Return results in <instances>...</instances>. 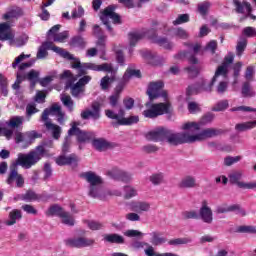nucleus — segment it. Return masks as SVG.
I'll list each match as a JSON object with an SVG mask.
<instances>
[{"label":"nucleus","mask_w":256,"mask_h":256,"mask_svg":"<svg viewBox=\"0 0 256 256\" xmlns=\"http://www.w3.org/2000/svg\"><path fill=\"white\" fill-rule=\"evenodd\" d=\"M29 57H31V54L22 53L18 57H16L14 62L12 63L13 69H17L16 81L12 85V88L15 90L19 89V85H21L22 81H25V79L31 81L32 87H35V83L39 81V71L30 70L27 73V69L35 65V59H31L28 62H25V59H29Z\"/></svg>","instance_id":"f257e3e1"},{"label":"nucleus","mask_w":256,"mask_h":256,"mask_svg":"<svg viewBox=\"0 0 256 256\" xmlns=\"http://www.w3.org/2000/svg\"><path fill=\"white\" fill-rule=\"evenodd\" d=\"M53 142L52 140L43 142L41 145L37 146L34 150L28 152L27 154L19 153L17 159L14 162V165L20 166L23 169H31L33 165H37L40 159L43 157H51L49 149H52Z\"/></svg>","instance_id":"f03ea898"},{"label":"nucleus","mask_w":256,"mask_h":256,"mask_svg":"<svg viewBox=\"0 0 256 256\" xmlns=\"http://www.w3.org/2000/svg\"><path fill=\"white\" fill-rule=\"evenodd\" d=\"M72 69H78L79 75H87V71L89 70L111 73V77L105 76L100 81V87L103 91H107L111 87V83L115 81V74L117 73V70L111 64L104 63L97 65L95 63H81L79 59H76V63H72Z\"/></svg>","instance_id":"7ed1b4c3"},{"label":"nucleus","mask_w":256,"mask_h":256,"mask_svg":"<svg viewBox=\"0 0 256 256\" xmlns=\"http://www.w3.org/2000/svg\"><path fill=\"white\" fill-rule=\"evenodd\" d=\"M233 59V54H228L225 57L223 64L217 68L211 82H207V80H202L199 84L189 86L187 89V95H195L197 93H201V91H211L217 79H220L221 77H227L229 73V65L233 63Z\"/></svg>","instance_id":"20e7f679"},{"label":"nucleus","mask_w":256,"mask_h":256,"mask_svg":"<svg viewBox=\"0 0 256 256\" xmlns=\"http://www.w3.org/2000/svg\"><path fill=\"white\" fill-rule=\"evenodd\" d=\"M49 115H56L58 123H63L65 121V114L61 112V106L59 104H54L51 108H46L41 116V121H44L45 127L51 132L54 139H59L61 137V128L50 122Z\"/></svg>","instance_id":"39448f33"},{"label":"nucleus","mask_w":256,"mask_h":256,"mask_svg":"<svg viewBox=\"0 0 256 256\" xmlns=\"http://www.w3.org/2000/svg\"><path fill=\"white\" fill-rule=\"evenodd\" d=\"M83 179L89 183V195L93 199H100L103 201L109 195V191L103 189L101 185L103 184V178L97 175L95 172L88 171L82 174Z\"/></svg>","instance_id":"423d86ee"},{"label":"nucleus","mask_w":256,"mask_h":256,"mask_svg":"<svg viewBox=\"0 0 256 256\" xmlns=\"http://www.w3.org/2000/svg\"><path fill=\"white\" fill-rule=\"evenodd\" d=\"M150 32H132L129 34V53H131V47L137 45V41L143 39V37H149L153 43H156L164 49H173V43L169 42L165 37H159L155 34L149 36Z\"/></svg>","instance_id":"0eeeda50"},{"label":"nucleus","mask_w":256,"mask_h":256,"mask_svg":"<svg viewBox=\"0 0 256 256\" xmlns=\"http://www.w3.org/2000/svg\"><path fill=\"white\" fill-rule=\"evenodd\" d=\"M49 49L51 51H54V53H57L60 55V57H63L64 59H68V61H74L73 63H77V59L75 56H73L71 53L66 51L63 48H59L57 46H53V42L51 41H46L43 42L42 45L39 47L38 52H37V59H45L47 55H49Z\"/></svg>","instance_id":"6e6552de"},{"label":"nucleus","mask_w":256,"mask_h":256,"mask_svg":"<svg viewBox=\"0 0 256 256\" xmlns=\"http://www.w3.org/2000/svg\"><path fill=\"white\" fill-rule=\"evenodd\" d=\"M71 135H75L77 137V141L79 143H87V141H91L95 134L93 132H86L77 127V122L72 123L71 129L68 131V137L65 138L63 143L62 151L63 153H67L69 151V143H71Z\"/></svg>","instance_id":"1a4fd4ad"},{"label":"nucleus","mask_w":256,"mask_h":256,"mask_svg":"<svg viewBox=\"0 0 256 256\" xmlns=\"http://www.w3.org/2000/svg\"><path fill=\"white\" fill-rule=\"evenodd\" d=\"M27 39V35L25 34L15 39V32L11 30V25L7 22L0 24V41H9L10 45L23 47L27 43Z\"/></svg>","instance_id":"9d476101"},{"label":"nucleus","mask_w":256,"mask_h":256,"mask_svg":"<svg viewBox=\"0 0 256 256\" xmlns=\"http://www.w3.org/2000/svg\"><path fill=\"white\" fill-rule=\"evenodd\" d=\"M83 75H79V70H78V75L75 76L73 73H71L70 70H65L61 75L60 79H65L66 82V89H71V93L73 97H83L85 95V88H82L80 85L77 83L74 84L77 80L78 77H82ZM74 84V85H73Z\"/></svg>","instance_id":"9b49d317"},{"label":"nucleus","mask_w":256,"mask_h":256,"mask_svg":"<svg viewBox=\"0 0 256 256\" xmlns=\"http://www.w3.org/2000/svg\"><path fill=\"white\" fill-rule=\"evenodd\" d=\"M146 108L147 109L143 111L144 117L148 119H155V117H159V115H165V113H169L171 104H169V102L158 104L147 102Z\"/></svg>","instance_id":"f8f14e48"},{"label":"nucleus","mask_w":256,"mask_h":256,"mask_svg":"<svg viewBox=\"0 0 256 256\" xmlns=\"http://www.w3.org/2000/svg\"><path fill=\"white\" fill-rule=\"evenodd\" d=\"M230 111H243L244 113H250L249 117L251 121L237 124L235 126L236 131H249V129H255L256 127V109L249 106H240L231 108Z\"/></svg>","instance_id":"ddd939ff"},{"label":"nucleus","mask_w":256,"mask_h":256,"mask_svg":"<svg viewBox=\"0 0 256 256\" xmlns=\"http://www.w3.org/2000/svg\"><path fill=\"white\" fill-rule=\"evenodd\" d=\"M105 115L108 119H114L117 121L118 125H133L135 123H139V116H130L125 118V110L123 108H119V110H105Z\"/></svg>","instance_id":"4468645a"},{"label":"nucleus","mask_w":256,"mask_h":256,"mask_svg":"<svg viewBox=\"0 0 256 256\" xmlns=\"http://www.w3.org/2000/svg\"><path fill=\"white\" fill-rule=\"evenodd\" d=\"M183 133H173L170 130H166L165 140L169 145H181L183 143H192L191 132L184 130Z\"/></svg>","instance_id":"2eb2a0df"},{"label":"nucleus","mask_w":256,"mask_h":256,"mask_svg":"<svg viewBox=\"0 0 256 256\" xmlns=\"http://www.w3.org/2000/svg\"><path fill=\"white\" fill-rule=\"evenodd\" d=\"M46 215H48V217H60L64 225H69L70 227H73V225H75V219L73 218V216H71L69 212H65L63 208H61V206L59 205H52L47 210Z\"/></svg>","instance_id":"dca6fc26"},{"label":"nucleus","mask_w":256,"mask_h":256,"mask_svg":"<svg viewBox=\"0 0 256 256\" xmlns=\"http://www.w3.org/2000/svg\"><path fill=\"white\" fill-rule=\"evenodd\" d=\"M215 119V115L208 113L204 115L198 122H186L182 125L183 131H189L190 133H197L201 131V127L209 125Z\"/></svg>","instance_id":"f3484780"},{"label":"nucleus","mask_w":256,"mask_h":256,"mask_svg":"<svg viewBox=\"0 0 256 256\" xmlns=\"http://www.w3.org/2000/svg\"><path fill=\"white\" fill-rule=\"evenodd\" d=\"M39 137H41V134L37 133V131L18 132L15 135V143L20 145L22 149H27V147L33 144L35 139H39Z\"/></svg>","instance_id":"a211bd4d"},{"label":"nucleus","mask_w":256,"mask_h":256,"mask_svg":"<svg viewBox=\"0 0 256 256\" xmlns=\"http://www.w3.org/2000/svg\"><path fill=\"white\" fill-rule=\"evenodd\" d=\"M100 19L110 32L112 31V28L111 25H109V19H111L112 23L114 24L121 23V16L115 13V6H108L100 15Z\"/></svg>","instance_id":"6ab92c4d"},{"label":"nucleus","mask_w":256,"mask_h":256,"mask_svg":"<svg viewBox=\"0 0 256 256\" xmlns=\"http://www.w3.org/2000/svg\"><path fill=\"white\" fill-rule=\"evenodd\" d=\"M217 135H221V130L215 128H207L195 133L190 132L192 143H197V141H205V139H211L213 137H217Z\"/></svg>","instance_id":"aec40b11"},{"label":"nucleus","mask_w":256,"mask_h":256,"mask_svg":"<svg viewBox=\"0 0 256 256\" xmlns=\"http://www.w3.org/2000/svg\"><path fill=\"white\" fill-rule=\"evenodd\" d=\"M147 95L149 96L150 101L154 99H167V92L163 91V83L161 81L151 82L148 86Z\"/></svg>","instance_id":"412c9836"},{"label":"nucleus","mask_w":256,"mask_h":256,"mask_svg":"<svg viewBox=\"0 0 256 256\" xmlns=\"http://www.w3.org/2000/svg\"><path fill=\"white\" fill-rule=\"evenodd\" d=\"M64 243L67 247H76L78 249H81L82 247H91L93 243H95V240L91 238H68L64 240Z\"/></svg>","instance_id":"4be33fe9"},{"label":"nucleus","mask_w":256,"mask_h":256,"mask_svg":"<svg viewBox=\"0 0 256 256\" xmlns=\"http://www.w3.org/2000/svg\"><path fill=\"white\" fill-rule=\"evenodd\" d=\"M103 104L100 102H93L92 103V109H86L81 112V118L82 119H94V121H97L101 117V106Z\"/></svg>","instance_id":"5701e85b"},{"label":"nucleus","mask_w":256,"mask_h":256,"mask_svg":"<svg viewBox=\"0 0 256 256\" xmlns=\"http://www.w3.org/2000/svg\"><path fill=\"white\" fill-rule=\"evenodd\" d=\"M234 212L236 215H240V217H245L247 215V212L245 209L241 208V206L234 204V205H227V204H222L216 208V213L221 214V213H231Z\"/></svg>","instance_id":"b1692460"},{"label":"nucleus","mask_w":256,"mask_h":256,"mask_svg":"<svg viewBox=\"0 0 256 256\" xmlns=\"http://www.w3.org/2000/svg\"><path fill=\"white\" fill-rule=\"evenodd\" d=\"M6 183H8L11 187H13V185L16 183V187L21 188L23 185H25V178H23V175L19 174L17 169L14 168L10 170Z\"/></svg>","instance_id":"393cba45"},{"label":"nucleus","mask_w":256,"mask_h":256,"mask_svg":"<svg viewBox=\"0 0 256 256\" xmlns=\"http://www.w3.org/2000/svg\"><path fill=\"white\" fill-rule=\"evenodd\" d=\"M107 175L111 177V179H115L116 181H124L125 183L131 181L132 176L129 172H125L119 168H112L107 172Z\"/></svg>","instance_id":"a878e982"},{"label":"nucleus","mask_w":256,"mask_h":256,"mask_svg":"<svg viewBox=\"0 0 256 256\" xmlns=\"http://www.w3.org/2000/svg\"><path fill=\"white\" fill-rule=\"evenodd\" d=\"M198 215L199 219H201L203 223H207L208 225L213 223V210L207 206V202L202 203Z\"/></svg>","instance_id":"bb28decb"},{"label":"nucleus","mask_w":256,"mask_h":256,"mask_svg":"<svg viewBox=\"0 0 256 256\" xmlns=\"http://www.w3.org/2000/svg\"><path fill=\"white\" fill-rule=\"evenodd\" d=\"M234 5L236 7L237 13H242L247 17H251L252 19H256V16L251 14V4L249 2H241L239 0H233Z\"/></svg>","instance_id":"cd10ccee"},{"label":"nucleus","mask_w":256,"mask_h":256,"mask_svg":"<svg viewBox=\"0 0 256 256\" xmlns=\"http://www.w3.org/2000/svg\"><path fill=\"white\" fill-rule=\"evenodd\" d=\"M142 57L150 65L159 66V65H163V63H165V59H163V57L158 56L157 54H153L149 51H143Z\"/></svg>","instance_id":"c85d7f7f"},{"label":"nucleus","mask_w":256,"mask_h":256,"mask_svg":"<svg viewBox=\"0 0 256 256\" xmlns=\"http://www.w3.org/2000/svg\"><path fill=\"white\" fill-rule=\"evenodd\" d=\"M167 129L156 128L146 134L148 141H165Z\"/></svg>","instance_id":"c756f323"},{"label":"nucleus","mask_w":256,"mask_h":256,"mask_svg":"<svg viewBox=\"0 0 256 256\" xmlns=\"http://www.w3.org/2000/svg\"><path fill=\"white\" fill-rule=\"evenodd\" d=\"M129 208L134 213H147L151 209V204L149 202L134 201L129 204Z\"/></svg>","instance_id":"7c9ffc66"},{"label":"nucleus","mask_w":256,"mask_h":256,"mask_svg":"<svg viewBox=\"0 0 256 256\" xmlns=\"http://www.w3.org/2000/svg\"><path fill=\"white\" fill-rule=\"evenodd\" d=\"M23 121L24 118L22 116H13L8 121L4 122L0 127L11 129V131L14 133V129H17V127H21V125H23Z\"/></svg>","instance_id":"2f4dec72"},{"label":"nucleus","mask_w":256,"mask_h":256,"mask_svg":"<svg viewBox=\"0 0 256 256\" xmlns=\"http://www.w3.org/2000/svg\"><path fill=\"white\" fill-rule=\"evenodd\" d=\"M178 186L180 189H193L197 187V180L194 176H185L181 179Z\"/></svg>","instance_id":"473e14b6"},{"label":"nucleus","mask_w":256,"mask_h":256,"mask_svg":"<svg viewBox=\"0 0 256 256\" xmlns=\"http://www.w3.org/2000/svg\"><path fill=\"white\" fill-rule=\"evenodd\" d=\"M57 165H77V156L75 154H71L70 156L60 155L56 158Z\"/></svg>","instance_id":"72a5a7b5"},{"label":"nucleus","mask_w":256,"mask_h":256,"mask_svg":"<svg viewBox=\"0 0 256 256\" xmlns=\"http://www.w3.org/2000/svg\"><path fill=\"white\" fill-rule=\"evenodd\" d=\"M22 217L23 216L20 210L14 209L9 213L8 220L5 221V225H7L8 227H11L12 225H15L17 221H20Z\"/></svg>","instance_id":"f704fd0d"},{"label":"nucleus","mask_w":256,"mask_h":256,"mask_svg":"<svg viewBox=\"0 0 256 256\" xmlns=\"http://www.w3.org/2000/svg\"><path fill=\"white\" fill-rule=\"evenodd\" d=\"M228 179L232 185H237L239 187V183H243L241 179H243V171L235 170L229 173Z\"/></svg>","instance_id":"c9c22d12"},{"label":"nucleus","mask_w":256,"mask_h":256,"mask_svg":"<svg viewBox=\"0 0 256 256\" xmlns=\"http://www.w3.org/2000/svg\"><path fill=\"white\" fill-rule=\"evenodd\" d=\"M219 81L216 91L217 93H225L227 91V87H229V79L226 77L220 76L219 79H216L214 83H217Z\"/></svg>","instance_id":"e433bc0d"},{"label":"nucleus","mask_w":256,"mask_h":256,"mask_svg":"<svg viewBox=\"0 0 256 256\" xmlns=\"http://www.w3.org/2000/svg\"><path fill=\"white\" fill-rule=\"evenodd\" d=\"M92 145L97 149V151H105L110 147L109 142L103 138L94 139L92 141Z\"/></svg>","instance_id":"4c0bfd02"},{"label":"nucleus","mask_w":256,"mask_h":256,"mask_svg":"<svg viewBox=\"0 0 256 256\" xmlns=\"http://www.w3.org/2000/svg\"><path fill=\"white\" fill-rule=\"evenodd\" d=\"M19 16H21V9L19 7H12L3 15V19L7 21L9 19H15Z\"/></svg>","instance_id":"58836bf2"},{"label":"nucleus","mask_w":256,"mask_h":256,"mask_svg":"<svg viewBox=\"0 0 256 256\" xmlns=\"http://www.w3.org/2000/svg\"><path fill=\"white\" fill-rule=\"evenodd\" d=\"M147 249L144 250L146 256H177V254L166 252V253H155L153 246L146 245Z\"/></svg>","instance_id":"ea45409f"},{"label":"nucleus","mask_w":256,"mask_h":256,"mask_svg":"<svg viewBox=\"0 0 256 256\" xmlns=\"http://www.w3.org/2000/svg\"><path fill=\"white\" fill-rule=\"evenodd\" d=\"M14 199L15 201H35L37 199V194L33 191H28L26 194L18 195Z\"/></svg>","instance_id":"a19ab883"},{"label":"nucleus","mask_w":256,"mask_h":256,"mask_svg":"<svg viewBox=\"0 0 256 256\" xmlns=\"http://www.w3.org/2000/svg\"><path fill=\"white\" fill-rule=\"evenodd\" d=\"M105 241H107L108 243H124L125 239L123 238V236L119 235V234H108L104 237Z\"/></svg>","instance_id":"79ce46f5"},{"label":"nucleus","mask_w":256,"mask_h":256,"mask_svg":"<svg viewBox=\"0 0 256 256\" xmlns=\"http://www.w3.org/2000/svg\"><path fill=\"white\" fill-rule=\"evenodd\" d=\"M121 91H123V84L118 85L115 89V94H113L109 98L110 105L112 107H115V105H117V101H119V93H121Z\"/></svg>","instance_id":"37998d69"},{"label":"nucleus","mask_w":256,"mask_h":256,"mask_svg":"<svg viewBox=\"0 0 256 256\" xmlns=\"http://www.w3.org/2000/svg\"><path fill=\"white\" fill-rule=\"evenodd\" d=\"M242 95L243 97H255V91L251 88V84H249V82L243 84Z\"/></svg>","instance_id":"c03bdc74"},{"label":"nucleus","mask_w":256,"mask_h":256,"mask_svg":"<svg viewBox=\"0 0 256 256\" xmlns=\"http://www.w3.org/2000/svg\"><path fill=\"white\" fill-rule=\"evenodd\" d=\"M57 71H52L50 73V75L42 78L40 80V85H42V87H47V85H49V83H51V81H54V79H57Z\"/></svg>","instance_id":"a18cd8bd"},{"label":"nucleus","mask_w":256,"mask_h":256,"mask_svg":"<svg viewBox=\"0 0 256 256\" xmlns=\"http://www.w3.org/2000/svg\"><path fill=\"white\" fill-rule=\"evenodd\" d=\"M152 185H161L165 181V175L163 173H155L150 176Z\"/></svg>","instance_id":"49530a36"},{"label":"nucleus","mask_w":256,"mask_h":256,"mask_svg":"<svg viewBox=\"0 0 256 256\" xmlns=\"http://www.w3.org/2000/svg\"><path fill=\"white\" fill-rule=\"evenodd\" d=\"M150 236L152 237L150 240L152 245H163L165 243V238L161 237L157 232L150 233Z\"/></svg>","instance_id":"de8ad7c7"},{"label":"nucleus","mask_w":256,"mask_h":256,"mask_svg":"<svg viewBox=\"0 0 256 256\" xmlns=\"http://www.w3.org/2000/svg\"><path fill=\"white\" fill-rule=\"evenodd\" d=\"M61 101L65 107L71 112L73 111V99H71V96L62 94L61 95Z\"/></svg>","instance_id":"09e8293b"},{"label":"nucleus","mask_w":256,"mask_h":256,"mask_svg":"<svg viewBox=\"0 0 256 256\" xmlns=\"http://www.w3.org/2000/svg\"><path fill=\"white\" fill-rule=\"evenodd\" d=\"M85 225H87L91 231H99V229H103V224L95 220H86Z\"/></svg>","instance_id":"8fccbe9b"},{"label":"nucleus","mask_w":256,"mask_h":256,"mask_svg":"<svg viewBox=\"0 0 256 256\" xmlns=\"http://www.w3.org/2000/svg\"><path fill=\"white\" fill-rule=\"evenodd\" d=\"M228 108H229V100H222L214 105V107L212 108V111H216V112L225 111V109H228Z\"/></svg>","instance_id":"3c124183"},{"label":"nucleus","mask_w":256,"mask_h":256,"mask_svg":"<svg viewBox=\"0 0 256 256\" xmlns=\"http://www.w3.org/2000/svg\"><path fill=\"white\" fill-rule=\"evenodd\" d=\"M131 77H141V71L128 69L123 76V81L127 82Z\"/></svg>","instance_id":"603ef678"},{"label":"nucleus","mask_w":256,"mask_h":256,"mask_svg":"<svg viewBox=\"0 0 256 256\" xmlns=\"http://www.w3.org/2000/svg\"><path fill=\"white\" fill-rule=\"evenodd\" d=\"M124 197L126 199H131L133 197H137V189L133 186H126L124 188Z\"/></svg>","instance_id":"864d4df0"},{"label":"nucleus","mask_w":256,"mask_h":256,"mask_svg":"<svg viewBox=\"0 0 256 256\" xmlns=\"http://www.w3.org/2000/svg\"><path fill=\"white\" fill-rule=\"evenodd\" d=\"M59 29H61V25H55V26H53L49 31H48V34H47V36H48V41H50V43H51V41L53 40V39H55V37H57V35L59 34Z\"/></svg>","instance_id":"5fc2aeb1"},{"label":"nucleus","mask_w":256,"mask_h":256,"mask_svg":"<svg viewBox=\"0 0 256 256\" xmlns=\"http://www.w3.org/2000/svg\"><path fill=\"white\" fill-rule=\"evenodd\" d=\"M100 32H101V28L99 27V25H95L94 26V35H97V37H98L97 45L100 47H104L105 46V36H99Z\"/></svg>","instance_id":"6e6d98bb"},{"label":"nucleus","mask_w":256,"mask_h":256,"mask_svg":"<svg viewBox=\"0 0 256 256\" xmlns=\"http://www.w3.org/2000/svg\"><path fill=\"white\" fill-rule=\"evenodd\" d=\"M85 15V10L83 7L78 6L72 10L71 18L72 19H81Z\"/></svg>","instance_id":"4d7b16f0"},{"label":"nucleus","mask_w":256,"mask_h":256,"mask_svg":"<svg viewBox=\"0 0 256 256\" xmlns=\"http://www.w3.org/2000/svg\"><path fill=\"white\" fill-rule=\"evenodd\" d=\"M242 157L241 156H228L224 159V165H226V167H231V165H234V163H239V161H241Z\"/></svg>","instance_id":"13d9d810"},{"label":"nucleus","mask_w":256,"mask_h":256,"mask_svg":"<svg viewBox=\"0 0 256 256\" xmlns=\"http://www.w3.org/2000/svg\"><path fill=\"white\" fill-rule=\"evenodd\" d=\"M183 23H189V14H180L177 19L173 21V25H183Z\"/></svg>","instance_id":"bf43d9fd"},{"label":"nucleus","mask_w":256,"mask_h":256,"mask_svg":"<svg viewBox=\"0 0 256 256\" xmlns=\"http://www.w3.org/2000/svg\"><path fill=\"white\" fill-rule=\"evenodd\" d=\"M187 243H191L190 238H176L169 241V245H187Z\"/></svg>","instance_id":"052dcab7"},{"label":"nucleus","mask_w":256,"mask_h":256,"mask_svg":"<svg viewBox=\"0 0 256 256\" xmlns=\"http://www.w3.org/2000/svg\"><path fill=\"white\" fill-rule=\"evenodd\" d=\"M175 37H178L179 39H189V33L183 28H178L174 30Z\"/></svg>","instance_id":"680f3d73"},{"label":"nucleus","mask_w":256,"mask_h":256,"mask_svg":"<svg viewBox=\"0 0 256 256\" xmlns=\"http://www.w3.org/2000/svg\"><path fill=\"white\" fill-rule=\"evenodd\" d=\"M242 35H244V37H256V29L251 26L245 27L242 30Z\"/></svg>","instance_id":"e2e57ef3"},{"label":"nucleus","mask_w":256,"mask_h":256,"mask_svg":"<svg viewBox=\"0 0 256 256\" xmlns=\"http://www.w3.org/2000/svg\"><path fill=\"white\" fill-rule=\"evenodd\" d=\"M183 219H199V214L195 210L185 211L182 213Z\"/></svg>","instance_id":"0e129e2a"},{"label":"nucleus","mask_w":256,"mask_h":256,"mask_svg":"<svg viewBox=\"0 0 256 256\" xmlns=\"http://www.w3.org/2000/svg\"><path fill=\"white\" fill-rule=\"evenodd\" d=\"M209 7H211V4L209 2L200 3L198 4V12L200 13V15H207Z\"/></svg>","instance_id":"69168bd1"},{"label":"nucleus","mask_w":256,"mask_h":256,"mask_svg":"<svg viewBox=\"0 0 256 256\" xmlns=\"http://www.w3.org/2000/svg\"><path fill=\"white\" fill-rule=\"evenodd\" d=\"M71 45L73 47H85V40L81 36H76L72 38Z\"/></svg>","instance_id":"338daca9"},{"label":"nucleus","mask_w":256,"mask_h":256,"mask_svg":"<svg viewBox=\"0 0 256 256\" xmlns=\"http://www.w3.org/2000/svg\"><path fill=\"white\" fill-rule=\"evenodd\" d=\"M239 233H256L255 226H240L238 227Z\"/></svg>","instance_id":"774afa93"}]
</instances>
